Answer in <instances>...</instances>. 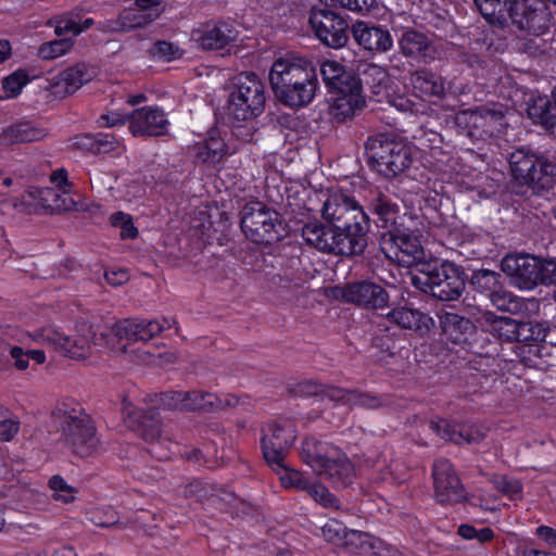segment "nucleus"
<instances>
[{
    "label": "nucleus",
    "instance_id": "55",
    "mask_svg": "<svg viewBox=\"0 0 556 556\" xmlns=\"http://www.w3.org/2000/svg\"><path fill=\"white\" fill-rule=\"evenodd\" d=\"M341 546L350 548L352 552H367L371 548L370 535L357 530H348Z\"/></svg>",
    "mask_w": 556,
    "mask_h": 556
},
{
    "label": "nucleus",
    "instance_id": "20",
    "mask_svg": "<svg viewBox=\"0 0 556 556\" xmlns=\"http://www.w3.org/2000/svg\"><path fill=\"white\" fill-rule=\"evenodd\" d=\"M169 327L170 323L166 318H164L162 321L157 319L126 318L118 320L112 327V332L119 340H127L129 342H146L153 339L164 329Z\"/></svg>",
    "mask_w": 556,
    "mask_h": 556
},
{
    "label": "nucleus",
    "instance_id": "4",
    "mask_svg": "<svg viewBox=\"0 0 556 556\" xmlns=\"http://www.w3.org/2000/svg\"><path fill=\"white\" fill-rule=\"evenodd\" d=\"M412 283L440 301H456L465 290L466 274L462 266L453 262L435 260L420 263L418 275L412 277Z\"/></svg>",
    "mask_w": 556,
    "mask_h": 556
},
{
    "label": "nucleus",
    "instance_id": "10",
    "mask_svg": "<svg viewBox=\"0 0 556 556\" xmlns=\"http://www.w3.org/2000/svg\"><path fill=\"white\" fill-rule=\"evenodd\" d=\"M381 252L387 258L396 262L401 266L409 267L422 263L424 249L414 232L404 224L378 235Z\"/></svg>",
    "mask_w": 556,
    "mask_h": 556
},
{
    "label": "nucleus",
    "instance_id": "61",
    "mask_svg": "<svg viewBox=\"0 0 556 556\" xmlns=\"http://www.w3.org/2000/svg\"><path fill=\"white\" fill-rule=\"evenodd\" d=\"M184 391H167L163 392L159 395L157 403L164 408L168 410L180 409L182 408L184 403Z\"/></svg>",
    "mask_w": 556,
    "mask_h": 556
},
{
    "label": "nucleus",
    "instance_id": "7",
    "mask_svg": "<svg viewBox=\"0 0 556 556\" xmlns=\"http://www.w3.org/2000/svg\"><path fill=\"white\" fill-rule=\"evenodd\" d=\"M365 154L368 165L386 178L402 174L413 162L410 148L384 134L367 139Z\"/></svg>",
    "mask_w": 556,
    "mask_h": 556
},
{
    "label": "nucleus",
    "instance_id": "1",
    "mask_svg": "<svg viewBox=\"0 0 556 556\" xmlns=\"http://www.w3.org/2000/svg\"><path fill=\"white\" fill-rule=\"evenodd\" d=\"M268 77L278 100L290 108L309 104L319 86L316 66L305 58L277 59Z\"/></svg>",
    "mask_w": 556,
    "mask_h": 556
},
{
    "label": "nucleus",
    "instance_id": "60",
    "mask_svg": "<svg viewBox=\"0 0 556 556\" xmlns=\"http://www.w3.org/2000/svg\"><path fill=\"white\" fill-rule=\"evenodd\" d=\"M324 384L315 380H303L292 384L289 392L295 396H321Z\"/></svg>",
    "mask_w": 556,
    "mask_h": 556
},
{
    "label": "nucleus",
    "instance_id": "8",
    "mask_svg": "<svg viewBox=\"0 0 556 556\" xmlns=\"http://www.w3.org/2000/svg\"><path fill=\"white\" fill-rule=\"evenodd\" d=\"M265 86L253 72H243L233 78L229 94V114L238 122H250L264 112Z\"/></svg>",
    "mask_w": 556,
    "mask_h": 556
},
{
    "label": "nucleus",
    "instance_id": "42",
    "mask_svg": "<svg viewBox=\"0 0 556 556\" xmlns=\"http://www.w3.org/2000/svg\"><path fill=\"white\" fill-rule=\"evenodd\" d=\"M490 300L498 311L509 313L510 315L523 314L528 308V303H536L534 300H526L504 290L503 286L491 295Z\"/></svg>",
    "mask_w": 556,
    "mask_h": 556
},
{
    "label": "nucleus",
    "instance_id": "47",
    "mask_svg": "<svg viewBox=\"0 0 556 556\" xmlns=\"http://www.w3.org/2000/svg\"><path fill=\"white\" fill-rule=\"evenodd\" d=\"M9 354L14 361V366L18 370H25L29 366V361H35L36 364H43L46 355L42 350H23L21 346L14 345L10 348Z\"/></svg>",
    "mask_w": 556,
    "mask_h": 556
},
{
    "label": "nucleus",
    "instance_id": "35",
    "mask_svg": "<svg viewBox=\"0 0 556 556\" xmlns=\"http://www.w3.org/2000/svg\"><path fill=\"white\" fill-rule=\"evenodd\" d=\"M438 317L442 332L454 343L467 341L468 336L475 332L473 323L459 314L442 311Z\"/></svg>",
    "mask_w": 556,
    "mask_h": 556
},
{
    "label": "nucleus",
    "instance_id": "56",
    "mask_svg": "<svg viewBox=\"0 0 556 556\" xmlns=\"http://www.w3.org/2000/svg\"><path fill=\"white\" fill-rule=\"evenodd\" d=\"M330 2L333 5L362 14L379 11V0H330Z\"/></svg>",
    "mask_w": 556,
    "mask_h": 556
},
{
    "label": "nucleus",
    "instance_id": "43",
    "mask_svg": "<svg viewBox=\"0 0 556 556\" xmlns=\"http://www.w3.org/2000/svg\"><path fill=\"white\" fill-rule=\"evenodd\" d=\"M184 410L216 412L220 406V396L204 391L184 392Z\"/></svg>",
    "mask_w": 556,
    "mask_h": 556
},
{
    "label": "nucleus",
    "instance_id": "59",
    "mask_svg": "<svg viewBox=\"0 0 556 556\" xmlns=\"http://www.w3.org/2000/svg\"><path fill=\"white\" fill-rule=\"evenodd\" d=\"M150 53L154 58H159L167 62L179 59L182 55V51L178 46L164 40L156 41L151 48Z\"/></svg>",
    "mask_w": 556,
    "mask_h": 556
},
{
    "label": "nucleus",
    "instance_id": "40",
    "mask_svg": "<svg viewBox=\"0 0 556 556\" xmlns=\"http://www.w3.org/2000/svg\"><path fill=\"white\" fill-rule=\"evenodd\" d=\"M46 136V129L36 127L29 122H22L4 129L1 134V140L8 144L27 143L38 141Z\"/></svg>",
    "mask_w": 556,
    "mask_h": 556
},
{
    "label": "nucleus",
    "instance_id": "33",
    "mask_svg": "<svg viewBox=\"0 0 556 556\" xmlns=\"http://www.w3.org/2000/svg\"><path fill=\"white\" fill-rule=\"evenodd\" d=\"M399 47L404 56L422 60L426 63L433 59L435 52L431 39L415 29L403 31Z\"/></svg>",
    "mask_w": 556,
    "mask_h": 556
},
{
    "label": "nucleus",
    "instance_id": "18",
    "mask_svg": "<svg viewBox=\"0 0 556 556\" xmlns=\"http://www.w3.org/2000/svg\"><path fill=\"white\" fill-rule=\"evenodd\" d=\"M540 258L530 254H507L501 261V269L513 286L520 290L538 287Z\"/></svg>",
    "mask_w": 556,
    "mask_h": 556
},
{
    "label": "nucleus",
    "instance_id": "3",
    "mask_svg": "<svg viewBox=\"0 0 556 556\" xmlns=\"http://www.w3.org/2000/svg\"><path fill=\"white\" fill-rule=\"evenodd\" d=\"M61 442L76 456L89 457L100 448V440L91 417L80 404L63 401L51 414Z\"/></svg>",
    "mask_w": 556,
    "mask_h": 556
},
{
    "label": "nucleus",
    "instance_id": "15",
    "mask_svg": "<svg viewBox=\"0 0 556 556\" xmlns=\"http://www.w3.org/2000/svg\"><path fill=\"white\" fill-rule=\"evenodd\" d=\"M301 235L306 244L320 252L345 256L358 255L348 240L329 224L325 225L319 220L308 222L303 225Z\"/></svg>",
    "mask_w": 556,
    "mask_h": 556
},
{
    "label": "nucleus",
    "instance_id": "32",
    "mask_svg": "<svg viewBox=\"0 0 556 556\" xmlns=\"http://www.w3.org/2000/svg\"><path fill=\"white\" fill-rule=\"evenodd\" d=\"M542 13H544V24L540 27L541 29H532L530 27H523L519 24H513L519 30L527 31V36L520 38L517 43V48L520 52L528 54L529 56L536 58L545 54L549 49V45L543 35L548 29L549 16L544 1L542 0Z\"/></svg>",
    "mask_w": 556,
    "mask_h": 556
},
{
    "label": "nucleus",
    "instance_id": "26",
    "mask_svg": "<svg viewBox=\"0 0 556 556\" xmlns=\"http://www.w3.org/2000/svg\"><path fill=\"white\" fill-rule=\"evenodd\" d=\"M430 429L440 438L454 444H478L485 438V429L477 425H457L446 419H432Z\"/></svg>",
    "mask_w": 556,
    "mask_h": 556
},
{
    "label": "nucleus",
    "instance_id": "27",
    "mask_svg": "<svg viewBox=\"0 0 556 556\" xmlns=\"http://www.w3.org/2000/svg\"><path fill=\"white\" fill-rule=\"evenodd\" d=\"M321 78L330 92L361 90L358 76L334 60H325L319 65Z\"/></svg>",
    "mask_w": 556,
    "mask_h": 556
},
{
    "label": "nucleus",
    "instance_id": "14",
    "mask_svg": "<svg viewBox=\"0 0 556 556\" xmlns=\"http://www.w3.org/2000/svg\"><path fill=\"white\" fill-rule=\"evenodd\" d=\"M261 446L264 459L271 468H281L296 435L292 424H268L262 429Z\"/></svg>",
    "mask_w": 556,
    "mask_h": 556
},
{
    "label": "nucleus",
    "instance_id": "29",
    "mask_svg": "<svg viewBox=\"0 0 556 556\" xmlns=\"http://www.w3.org/2000/svg\"><path fill=\"white\" fill-rule=\"evenodd\" d=\"M160 16L156 11H142L136 5L123 10L116 18L98 23V29L106 33L128 31L144 27Z\"/></svg>",
    "mask_w": 556,
    "mask_h": 556
},
{
    "label": "nucleus",
    "instance_id": "22",
    "mask_svg": "<svg viewBox=\"0 0 556 556\" xmlns=\"http://www.w3.org/2000/svg\"><path fill=\"white\" fill-rule=\"evenodd\" d=\"M96 76V67L86 63H77L52 77L49 81V90L56 98H65L76 92Z\"/></svg>",
    "mask_w": 556,
    "mask_h": 556
},
{
    "label": "nucleus",
    "instance_id": "25",
    "mask_svg": "<svg viewBox=\"0 0 556 556\" xmlns=\"http://www.w3.org/2000/svg\"><path fill=\"white\" fill-rule=\"evenodd\" d=\"M354 40L364 50L384 53L393 47V38L388 28L380 25L357 21L352 25Z\"/></svg>",
    "mask_w": 556,
    "mask_h": 556
},
{
    "label": "nucleus",
    "instance_id": "11",
    "mask_svg": "<svg viewBox=\"0 0 556 556\" xmlns=\"http://www.w3.org/2000/svg\"><path fill=\"white\" fill-rule=\"evenodd\" d=\"M509 166L516 181L533 189L548 188L556 176V164L525 150L510 154Z\"/></svg>",
    "mask_w": 556,
    "mask_h": 556
},
{
    "label": "nucleus",
    "instance_id": "34",
    "mask_svg": "<svg viewBox=\"0 0 556 556\" xmlns=\"http://www.w3.org/2000/svg\"><path fill=\"white\" fill-rule=\"evenodd\" d=\"M193 151L197 162L212 167L220 164L226 156L232 153L225 140L215 130L211 131L206 139L198 142Z\"/></svg>",
    "mask_w": 556,
    "mask_h": 556
},
{
    "label": "nucleus",
    "instance_id": "39",
    "mask_svg": "<svg viewBox=\"0 0 556 556\" xmlns=\"http://www.w3.org/2000/svg\"><path fill=\"white\" fill-rule=\"evenodd\" d=\"M551 330L549 323L547 320H520L518 329L517 342L525 343L521 349V353H526V349L539 344L545 343L546 337Z\"/></svg>",
    "mask_w": 556,
    "mask_h": 556
},
{
    "label": "nucleus",
    "instance_id": "9",
    "mask_svg": "<svg viewBox=\"0 0 556 556\" xmlns=\"http://www.w3.org/2000/svg\"><path fill=\"white\" fill-rule=\"evenodd\" d=\"M241 229L247 238L258 244H273L283 236L280 215L262 202H249L243 206Z\"/></svg>",
    "mask_w": 556,
    "mask_h": 556
},
{
    "label": "nucleus",
    "instance_id": "63",
    "mask_svg": "<svg viewBox=\"0 0 556 556\" xmlns=\"http://www.w3.org/2000/svg\"><path fill=\"white\" fill-rule=\"evenodd\" d=\"M495 485L502 493L514 496L521 492V484L518 480L501 476L495 479Z\"/></svg>",
    "mask_w": 556,
    "mask_h": 556
},
{
    "label": "nucleus",
    "instance_id": "64",
    "mask_svg": "<svg viewBox=\"0 0 556 556\" xmlns=\"http://www.w3.org/2000/svg\"><path fill=\"white\" fill-rule=\"evenodd\" d=\"M354 391H346L344 389L324 384V390L321 393V397H328L331 401L336 402H351L352 394Z\"/></svg>",
    "mask_w": 556,
    "mask_h": 556
},
{
    "label": "nucleus",
    "instance_id": "36",
    "mask_svg": "<svg viewBox=\"0 0 556 556\" xmlns=\"http://www.w3.org/2000/svg\"><path fill=\"white\" fill-rule=\"evenodd\" d=\"M405 342L400 331H394L392 328L380 324L378 331L371 339V344L381 354V359L393 358L395 356H404L403 351L408 352L402 343Z\"/></svg>",
    "mask_w": 556,
    "mask_h": 556
},
{
    "label": "nucleus",
    "instance_id": "50",
    "mask_svg": "<svg viewBox=\"0 0 556 556\" xmlns=\"http://www.w3.org/2000/svg\"><path fill=\"white\" fill-rule=\"evenodd\" d=\"M61 190L46 188L40 191V199L43 206L51 210H70L74 205V201L66 193L61 194Z\"/></svg>",
    "mask_w": 556,
    "mask_h": 556
},
{
    "label": "nucleus",
    "instance_id": "58",
    "mask_svg": "<svg viewBox=\"0 0 556 556\" xmlns=\"http://www.w3.org/2000/svg\"><path fill=\"white\" fill-rule=\"evenodd\" d=\"M29 81L26 71L18 70L5 77L2 81L3 89L8 97H16L22 88Z\"/></svg>",
    "mask_w": 556,
    "mask_h": 556
},
{
    "label": "nucleus",
    "instance_id": "49",
    "mask_svg": "<svg viewBox=\"0 0 556 556\" xmlns=\"http://www.w3.org/2000/svg\"><path fill=\"white\" fill-rule=\"evenodd\" d=\"M87 519L94 526L110 528L118 526L125 528L126 525L121 523L117 513L112 507L96 508L87 513Z\"/></svg>",
    "mask_w": 556,
    "mask_h": 556
},
{
    "label": "nucleus",
    "instance_id": "2",
    "mask_svg": "<svg viewBox=\"0 0 556 556\" xmlns=\"http://www.w3.org/2000/svg\"><path fill=\"white\" fill-rule=\"evenodd\" d=\"M321 216L358 255L363 254L370 218L354 197L344 192L331 193L323 204Z\"/></svg>",
    "mask_w": 556,
    "mask_h": 556
},
{
    "label": "nucleus",
    "instance_id": "12",
    "mask_svg": "<svg viewBox=\"0 0 556 556\" xmlns=\"http://www.w3.org/2000/svg\"><path fill=\"white\" fill-rule=\"evenodd\" d=\"M86 330L87 333L71 337L64 336L52 327H47L36 330L33 338L45 345L53 348L64 356L81 359L89 356L91 352V337L93 338L94 345H99V340L104 339L103 333L97 337L92 332L91 327H87Z\"/></svg>",
    "mask_w": 556,
    "mask_h": 556
},
{
    "label": "nucleus",
    "instance_id": "45",
    "mask_svg": "<svg viewBox=\"0 0 556 556\" xmlns=\"http://www.w3.org/2000/svg\"><path fill=\"white\" fill-rule=\"evenodd\" d=\"M358 79L361 81V91L363 90V85H365L369 87L375 94H379L382 89L387 88L390 81V77L386 68L374 63L365 66L362 72V76L358 77Z\"/></svg>",
    "mask_w": 556,
    "mask_h": 556
},
{
    "label": "nucleus",
    "instance_id": "57",
    "mask_svg": "<svg viewBox=\"0 0 556 556\" xmlns=\"http://www.w3.org/2000/svg\"><path fill=\"white\" fill-rule=\"evenodd\" d=\"M348 532V528L337 519H330L323 528H321V535L323 538L337 545L341 546L345 535Z\"/></svg>",
    "mask_w": 556,
    "mask_h": 556
},
{
    "label": "nucleus",
    "instance_id": "46",
    "mask_svg": "<svg viewBox=\"0 0 556 556\" xmlns=\"http://www.w3.org/2000/svg\"><path fill=\"white\" fill-rule=\"evenodd\" d=\"M551 346L544 343L535 344L527 350L528 355L522 356V362L538 369H547L553 366Z\"/></svg>",
    "mask_w": 556,
    "mask_h": 556
},
{
    "label": "nucleus",
    "instance_id": "37",
    "mask_svg": "<svg viewBox=\"0 0 556 556\" xmlns=\"http://www.w3.org/2000/svg\"><path fill=\"white\" fill-rule=\"evenodd\" d=\"M330 106V115L338 123L345 122L348 118L353 117L357 111H361L365 105V98L361 90H353L351 92H338Z\"/></svg>",
    "mask_w": 556,
    "mask_h": 556
},
{
    "label": "nucleus",
    "instance_id": "28",
    "mask_svg": "<svg viewBox=\"0 0 556 556\" xmlns=\"http://www.w3.org/2000/svg\"><path fill=\"white\" fill-rule=\"evenodd\" d=\"M192 39L203 50H220L237 39L236 29L225 23H208L200 29L192 31Z\"/></svg>",
    "mask_w": 556,
    "mask_h": 556
},
{
    "label": "nucleus",
    "instance_id": "21",
    "mask_svg": "<svg viewBox=\"0 0 556 556\" xmlns=\"http://www.w3.org/2000/svg\"><path fill=\"white\" fill-rule=\"evenodd\" d=\"M123 415L129 427L144 441L156 442L162 434V422L155 407L139 409L124 402Z\"/></svg>",
    "mask_w": 556,
    "mask_h": 556
},
{
    "label": "nucleus",
    "instance_id": "48",
    "mask_svg": "<svg viewBox=\"0 0 556 556\" xmlns=\"http://www.w3.org/2000/svg\"><path fill=\"white\" fill-rule=\"evenodd\" d=\"M307 494L318 504L325 508L341 509L339 500L330 493V491L320 483L309 482L308 488L305 490Z\"/></svg>",
    "mask_w": 556,
    "mask_h": 556
},
{
    "label": "nucleus",
    "instance_id": "17",
    "mask_svg": "<svg viewBox=\"0 0 556 556\" xmlns=\"http://www.w3.org/2000/svg\"><path fill=\"white\" fill-rule=\"evenodd\" d=\"M432 476L438 503L455 504L466 500L465 488L448 459H437L433 463Z\"/></svg>",
    "mask_w": 556,
    "mask_h": 556
},
{
    "label": "nucleus",
    "instance_id": "6",
    "mask_svg": "<svg viewBox=\"0 0 556 556\" xmlns=\"http://www.w3.org/2000/svg\"><path fill=\"white\" fill-rule=\"evenodd\" d=\"M483 18L493 26L504 28L511 24L541 29L544 24L542 0H473Z\"/></svg>",
    "mask_w": 556,
    "mask_h": 556
},
{
    "label": "nucleus",
    "instance_id": "38",
    "mask_svg": "<svg viewBox=\"0 0 556 556\" xmlns=\"http://www.w3.org/2000/svg\"><path fill=\"white\" fill-rule=\"evenodd\" d=\"M413 88L426 97L442 99L446 94L445 79L427 70H419L412 74Z\"/></svg>",
    "mask_w": 556,
    "mask_h": 556
},
{
    "label": "nucleus",
    "instance_id": "41",
    "mask_svg": "<svg viewBox=\"0 0 556 556\" xmlns=\"http://www.w3.org/2000/svg\"><path fill=\"white\" fill-rule=\"evenodd\" d=\"M387 319L402 329L418 331L422 326H427V320L430 319L427 314L409 308L400 306L391 309L387 315Z\"/></svg>",
    "mask_w": 556,
    "mask_h": 556
},
{
    "label": "nucleus",
    "instance_id": "24",
    "mask_svg": "<svg viewBox=\"0 0 556 556\" xmlns=\"http://www.w3.org/2000/svg\"><path fill=\"white\" fill-rule=\"evenodd\" d=\"M129 130L134 136L152 137L167 132L168 119L157 106H143L129 116Z\"/></svg>",
    "mask_w": 556,
    "mask_h": 556
},
{
    "label": "nucleus",
    "instance_id": "30",
    "mask_svg": "<svg viewBox=\"0 0 556 556\" xmlns=\"http://www.w3.org/2000/svg\"><path fill=\"white\" fill-rule=\"evenodd\" d=\"M520 320L509 316H500L491 311L482 313L479 318L480 326L484 331L507 343L517 342Z\"/></svg>",
    "mask_w": 556,
    "mask_h": 556
},
{
    "label": "nucleus",
    "instance_id": "19",
    "mask_svg": "<svg viewBox=\"0 0 556 556\" xmlns=\"http://www.w3.org/2000/svg\"><path fill=\"white\" fill-rule=\"evenodd\" d=\"M367 206L375 217L374 223L377 227V236L404 224V216H401V207L396 198L380 189L370 191Z\"/></svg>",
    "mask_w": 556,
    "mask_h": 556
},
{
    "label": "nucleus",
    "instance_id": "52",
    "mask_svg": "<svg viewBox=\"0 0 556 556\" xmlns=\"http://www.w3.org/2000/svg\"><path fill=\"white\" fill-rule=\"evenodd\" d=\"M279 476L281 484L285 488H295L305 491L308 488L309 480L301 472L289 469L283 463L281 468H273Z\"/></svg>",
    "mask_w": 556,
    "mask_h": 556
},
{
    "label": "nucleus",
    "instance_id": "53",
    "mask_svg": "<svg viewBox=\"0 0 556 556\" xmlns=\"http://www.w3.org/2000/svg\"><path fill=\"white\" fill-rule=\"evenodd\" d=\"M74 41L72 38H61L58 40H52L41 45L39 48V55L43 60H52L65 54L67 51L72 49Z\"/></svg>",
    "mask_w": 556,
    "mask_h": 556
},
{
    "label": "nucleus",
    "instance_id": "54",
    "mask_svg": "<svg viewBox=\"0 0 556 556\" xmlns=\"http://www.w3.org/2000/svg\"><path fill=\"white\" fill-rule=\"evenodd\" d=\"M49 486L54 492L53 497L56 501L67 504L75 500L76 489L67 484L61 476H52L49 480Z\"/></svg>",
    "mask_w": 556,
    "mask_h": 556
},
{
    "label": "nucleus",
    "instance_id": "16",
    "mask_svg": "<svg viewBox=\"0 0 556 556\" xmlns=\"http://www.w3.org/2000/svg\"><path fill=\"white\" fill-rule=\"evenodd\" d=\"M337 296L361 308L380 309L388 306L390 295L379 283L364 279L337 288Z\"/></svg>",
    "mask_w": 556,
    "mask_h": 556
},
{
    "label": "nucleus",
    "instance_id": "62",
    "mask_svg": "<svg viewBox=\"0 0 556 556\" xmlns=\"http://www.w3.org/2000/svg\"><path fill=\"white\" fill-rule=\"evenodd\" d=\"M118 146V140L111 134L94 135V154L109 153L115 150Z\"/></svg>",
    "mask_w": 556,
    "mask_h": 556
},
{
    "label": "nucleus",
    "instance_id": "44",
    "mask_svg": "<svg viewBox=\"0 0 556 556\" xmlns=\"http://www.w3.org/2000/svg\"><path fill=\"white\" fill-rule=\"evenodd\" d=\"M501 274L490 269H479L472 273L469 285L477 292L484 293L489 298L502 287Z\"/></svg>",
    "mask_w": 556,
    "mask_h": 556
},
{
    "label": "nucleus",
    "instance_id": "5",
    "mask_svg": "<svg viewBox=\"0 0 556 556\" xmlns=\"http://www.w3.org/2000/svg\"><path fill=\"white\" fill-rule=\"evenodd\" d=\"M302 459L318 476L336 486L349 485L354 477V467L345 454L331 443L307 438L302 444Z\"/></svg>",
    "mask_w": 556,
    "mask_h": 556
},
{
    "label": "nucleus",
    "instance_id": "13",
    "mask_svg": "<svg viewBox=\"0 0 556 556\" xmlns=\"http://www.w3.org/2000/svg\"><path fill=\"white\" fill-rule=\"evenodd\" d=\"M308 22L316 37L327 47L339 49L346 45L349 24L328 3L312 8Z\"/></svg>",
    "mask_w": 556,
    "mask_h": 556
},
{
    "label": "nucleus",
    "instance_id": "23",
    "mask_svg": "<svg viewBox=\"0 0 556 556\" xmlns=\"http://www.w3.org/2000/svg\"><path fill=\"white\" fill-rule=\"evenodd\" d=\"M504 114L489 108L463 111L456 116L457 124H465L470 128V136H493L504 125Z\"/></svg>",
    "mask_w": 556,
    "mask_h": 556
},
{
    "label": "nucleus",
    "instance_id": "51",
    "mask_svg": "<svg viewBox=\"0 0 556 556\" xmlns=\"http://www.w3.org/2000/svg\"><path fill=\"white\" fill-rule=\"evenodd\" d=\"M49 24L54 26V33L59 37L66 35L78 36L81 34V29H79V21L73 13L56 16L50 20Z\"/></svg>",
    "mask_w": 556,
    "mask_h": 556
},
{
    "label": "nucleus",
    "instance_id": "31",
    "mask_svg": "<svg viewBox=\"0 0 556 556\" xmlns=\"http://www.w3.org/2000/svg\"><path fill=\"white\" fill-rule=\"evenodd\" d=\"M527 113L533 123L542 125L556 136V87L553 89L551 98H531L527 102Z\"/></svg>",
    "mask_w": 556,
    "mask_h": 556
}]
</instances>
